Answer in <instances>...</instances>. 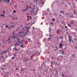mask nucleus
I'll list each match as a JSON object with an SVG mask.
<instances>
[{
  "label": "nucleus",
  "mask_w": 77,
  "mask_h": 77,
  "mask_svg": "<svg viewBox=\"0 0 77 77\" xmlns=\"http://www.w3.org/2000/svg\"><path fill=\"white\" fill-rule=\"evenodd\" d=\"M9 74H11V73H10Z\"/></svg>",
  "instance_id": "obj_58"
},
{
  "label": "nucleus",
  "mask_w": 77,
  "mask_h": 77,
  "mask_svg": "<svg viewBox=\"0 0 77 77\" xmlns=\"http://www.w3.org/2000/svg\"><path fill=\"white\" fill-rule=\"evenodd\" d=\"M17 75L18 76V74H17Z\"/></svg>",
  "instance_id": "obj_50"
},
{
  "label": "nucleus",
  "mask_w": 77,
  "mask_h": 77,
  "mask_svg": "<svg viewBox=\"0 0 77 77\" xmlns=\"http://www.w3.org/2000/svg\"><path fill=\"white\" fill-rule=\"evenodd\" d=\"M16 37L15 36H13V38L15 39V38H16Z\"/></svg>",
  "instance_id": "obj_22"
},
{
  "label": "nucleus",
  "mask_w": 77,
  "mask_h": 77,
  "mask_svg": "<svg viewBox=\"0 0 77 77\" xmlns=\"http://www.w3.org/2000/svg\"><path fill=\"white\" fill-rule=\"evenodd\" d=\"M68 27H71V24H68Z\"/></svg>",
  "instance_id": "obj_13"
},
{
  "label": "nucleus",
  "mask_w": 77,
  "mask_h": 77,
  "mask_svg": "<svg viewBox=\"0 0 77 77\" xmlns=\"http://www.w3.org/2000/svg\"><path fill=\"white\" fill-rule=\"evenodd\" d=\"M22 70H23V69L21 70V71H22Z\"/></svg>",
  "instance_id": "obj_62"
},
{
  "label": "nucleus",
  "mask_w": 77,
  "mask_h": 77,
  "mask_svg": "<svg viewBox=\"0 0 77 77\" xmlns=\"http://www.w3.org/2000/svg\"><path fill=\"white\" fill-rule=\"evenodd\" d=\"M72 42H74L72 40Z\"/></svg>",
  "instance_id": "obj_59"
},
{
  "label": "nucleus",
  "mask_w": 77,
  "mask_h": 77,
  "mask_svg": "<svg viewBox=\"0 0 77 77\" xmlns=\"http://www.w3.org/2000/svg\"><path fill=\"white\" fill-rule=\"evenodd\" d=\"M29 27H27V28H26V27H24L22 29V30H23V32H20L19 33H20V34H21V33H23L24 34V32H24L25 29H26V31L27 32L26 33H27V32H28L29 31Z\"/></svg>",
  "instance_id": "obj_1"
},
{
  "label": "nucleus",
  "mask_w": 77,
  "mask_h": 77,
  "mask_svg": "<svg viewBox=\"0 0 77 77\" xmlns=\"http://www.w3.org/2000/svg\"><path fill=\"white\" fill-rule=\"evenodd\" d=\"M50 24H53V23L52 22H50Z\"/></svg>",
  "instance_id": "obj_28"
},
{
  "label": "nucleus",
  "mask_w": 77,
  "mask_h": 77,
  "mask_svg": "<svg viewBox=\"0 0 77 77\" xmlns=\"http://www.w3.org/2000/svg\"><path fill=\"white\" fill-rule=\"evenodd\" d=\"M15 69H16V70H18V69H17V68H15Z\"/></svg>",
  "instance_id": "obj_34"
},
{
  "label": "nucleus",
  "mask_w": 77,
  "mask_h": 77,
  "mask_svg": "<svg viewBox=\"0 0 77 77\" xmlns=\"http://www.w3.org/2000/svg\"><path fill=\"white\" fill-rule=\"evenodd\" d=\"M13 12H14V13H16V11H15V10H14V11H13Z\"/></svg>",
  "instance_id": "obj_24"
},
{
  "label": "nucleus",
  "mask_w": 77,
  "mask_h": 77,
  "mask_svg": "<svg viewBox=\"0 0 77 77\" xmlns=\"http://www.w3.org/2000/svg\"><path fill=\"white\" fill-rule=\"evenodd\" d=\"M29 9V5H28L27 7L26 8V10H27V9Z\"/></svg>",
  "instance_id": "obj_19"
},
{
  "label": "nucleus",
  "mask_w": 77,
  "mask_h": 77,
  "mask_svg": "<svg viewBox=\"0 0 77 77\" xmlns=\"http://www.w3.org/2000/svg\"><path fill=\"white\" fill-rule=\"evenodd\" d=\"M0 59H2V58H0Z\"/></svg>",
  "instance_id": "obj_56"
},
{
  "label": "nucleus",
  "mask_w": 77,
  "mask_h": 77,
  "mask_svg": "<svg viewBox=\"0 0 77 77\" xmlns=\"http://www.w3.org/2000/svg\"><path fill=\"white\" fill-rule=\"evenodd\" d=\"M24 60H25V61H27V60H28V58H24Z\"/></svg>",
  "instance_id": "obj_11"
},
{
  "label": "nucleus",
  "mask_w": 77,
  "mask_h": 77,
  "mask_svg": "<svg viewBox=\"0 0 77 77\" xmlns=\"http://www.w3.org/2000/svg\"><path fill=\"white\" fill-rule=\"evenodd\" d=\"M7 2V3H9L10 2V0H3V2Z\"/></svg>",
  "instance_id": "obj_5"
},
{
  "label": "nucleus",
  "mask_w": 77,
  "mask_h": 77,
  "mask_svg": "<svg viewBox=\"0 0 77 77\" xmlns=\"http://www.w3.org/2000/svg\"><path fill=\"white\" fill-rule=\"evenodd\" d=\"M2 12L4 13V14H5V10H4Z\"/></svg>",
  "instance_id": "obj_18"
},
{
  "label": "nucleus",
  "mask_w": 77,
  "mask_h": 77,
  "mask_svg": "<svg viewBox=\"0 0 77 77\" xmlns=\"http://www.w3.org/2000/svg\"><path fill=\"white\" fill-rule=\"evenodd\" d=\"M48 39H50V38H48Z\"/></svg>",
  "instance_id": "obj_46"
},
{
  "label": "nucleus",
  "mask_w": 77,
  "mask_h": 77,
  "mask_svg": "<svg viewBox=\"0 0 77 77\" xmlns=\"http://www.w3.org/2000/svg\"><path fill=\"white\" fill-rule=\"evenodd\" d=\"M21 44V43H19V42H17V43H16L14 45V46L15 47H16L17 46H18V45H19L20 44Z\"/></svg>",
  "instance_id": "obj_4"
},
{
  "label": "nucleus",
  "mask_w": 77,
  "mask_h": 77,
  "mask_svg": "<svg viewBox=\"0 0 77 77\" xmlns=\"http://www.w3.org/2000/svg\"><path fill=\"white\" fill-rule=\"evenodd\" d=\"M0 16L1 17H5V15H3V14H1Z\"/></svg>",
  "instance_id": "obj_9"
},
{
  "label": "nucleus",
  "mask_w": 77,
  "mask_h": 77,
  "mask_svg": "<svg viewBox=\"0 0 77 77\" xmlns=\"http://www.w3.org/2000/svg\"><path fill=\"white\" fill-rule=\"evenodd\" d=\"M66 15H68V14H66Z\"/></svg>",
  "instance_id": "obj_53"
},
{
  "label": "nucleus",
  "mask_w": 77,
  "mask_h": 77,
  "mask_svg": "<svg viewBox=\"0 0 77 77\" xmlns=\"http://www.w3.org/2000/svg\"><path fill=\"white\" fill-rule=\"evenodd\" d=\"M9 38H13V36H10L9 37Z\"/></svg>",
  "instance_id": "obj_27"
},
{
  "label": "nucleus",
  "mask_w": 77,
  "mask_h": 77,
  "mask_svg": "<svg viewBox=\"0 0 77 77\" xmlns=\"http://www.w3.org/2000/svg\"><path fill=\"white\" fill-rule=\"evenodd\" d=\"M72 57H74V55H72Z\"/></svg>",
  "instance_id": "obj_40"
},
{
  "label": "nucleus",
  "mask_w": 77,
  "mask_h": 77,
  "mask_svg": "<svg viewBox=\"0 0 77 77\" xmlns=\"http://www.w3.org/2000/svg\"><path fill=\"white\" fill-rule=\"evenodd\" d=\"M15 32H13V33L12 34V35H14V33Z\"/></svg>",
  "instance_id": "obj_31"
},
{
  "label": "nucleus",
  "mask_w": 77,
  "mask_h": 77,
  "mask_svg": "<svg viewBox=\"0 0 77 77\" xmlns=\"http://www.w3.org/2000/svg\"><path fill=\"white\" fill-rule=\"evenodd\" d=\"M62 57H63V56H62Z\"/></svg>",
  "instance_id": "obj_61"
},
{
  "label": "nucleus",
  "mask_w": 77,
  "mask_h": 77,
  "mask_svg": "<svg viewBox=\"0 0 77 77\" xmlns=\"http://www.w3.org/2000/svg\"><path fill=\"white\" fill-rule=\"evenodd\" d=\"M20 47L22 48H23V45H21Z\"/></svg>",
  "instance_id": "obj_29"
},
{
  "label": "nucleus",
  "mask_w": 77,
  "mask_h": 77,
  "mask_svg": "<svg viewBox=\"0 0 77 77\" xmlns=\"http://www.w3.org/2000/svg\"><path fill=\"white\" fill-rule=\"evenodd\" d=\"M69 42H71V39L69 38Z\"/></svg>",
  "instance_id": "obj_12"
},
{
  "label": "nucleus",
  "mask_w": 77,
  "mask_h": 77,
  "mask_svg": "<svg viewBox=\"0 0 77 77\" xmlns=\"http://www.w3.org/2000/svg\"><path fill=\"white\" fill-rule=\"evenodd\" d=\"M62 41H63V40H62L61 41L62 42L60 43V47L61 48H62V47H63V44L62 43Z\"/></svg>",
  "instance_id": "obj_2"
},
{
  "label": "nucleus",
  "mask_w": 77,
  "mask_h": 77,
  "mask_svg": "<svg viewBox=\"0 0 77 77\" xmlns=\"http://www.w3.org/2000/svg\"><path fill=\"white\" fill-rule=\"evenodd\" d=\"M59 51H60V52H61L62 54L63 55H65V54L63 53H64V50L63 49L62 50H59Z\"/></svg>",
  "instance_id": "obj_3"
},
{
  "label": "nucleus",
  "mask_w": 77,
  "mask_h": 77,
  "mask_svg": "<svg viewBox=\"0 0 77 77\" xmlns=\"http://www.w3.org/2000/svg\"><path fill=\"white\" fill-rule=\"evenodd\" d=\"M60 32V30H57V33H59Z\"/></svg>",
  "instance_id": "obj_15"
},
{
  "label": "nucleus",
  "mask_w": 77,
  "mask_h": 77,
  "mask_svg": "<svg viewBox=\"0 0 77 77\" xmlns=\"http://www.w3.org/2000/svg\"><path fill=\"white\" fill-rule=\"evenodd\" d=\"M62 76H63V77H64V75H63V74H62Z\"/></svg>",
  "instance_id": "obj_36"
},
{
  "label": "nucleus",
  "mask_w": 77,
  "mask_h": 77,
  "mask_svg": "<svg viewBox=\"0 0 77 77\" xmlns=\"http://www.w3.org/2000/svg\"><path fill=\"white\" fill-rule=\"evenodd\" d=\"M8 29H10V28H11V27H10V26L9 27H8Z\"/></svg>",
  "instance_id": "obj_41"
},
{
  "label": "nucleus",
  "mask_w": 77,
  "mask_h": 77,
  "mask_svg": "<svg viewBox=\"0 0 77 77\" xmlns=\"http://www.w3.org/2000/svg\"><path fill=\"white\" fill-rule=\"evenodd\" d=\"M3 1L2 0H0V2H2Z\"/></svg>",
  "instance_id": "obj_32"
},
{
  "label": "nucleus",
  "mask_w": 77,
  "mask_h": 77,
  "mask_svg": "<svg viewBox=\"0 0 77 77\" xmlns=\"http://www.w3.org/2000/svg\"><path fill=\"white\" fill-rule=\"evenodd\" d=\"M57 46H56V49H57Z\"/></svg>",
  "instance_id": "obj_42"
},
{
  "label": "nucleus",
  "mask_w": 77,
  "mask_h": 77,
  "mask_svg": "<svg viewBox=\"0 0 77 77\" xmlns=\"http://www.w3.org/2000/svg\"><path fill=\"white\" fill-rule=\"evenodd\" d=\"M9 41V42H11V40H10V38L9 37L8 38V39L7 40L5 41Z\"/></svg>",
  "instance_id": "obj_7"
},
{
  "label": "nucleus",
  "mask_w": 77,
  "mask_h": 77,
  "mask_svg": "<svg viewBox=\"0 0 77 77\" xmlns=\"http://www.w3.org/2000/svg\"><path fill=\"white\" fill-rule=\"evenodd\" d=\"M27 10L26 9H24V10H22V12H25Z\"/></svg>",
  "instance_id": "obj_14"
},
{
  "label": "nucleus",
  "mask_w": 77,
  "mask_h": 77,
  "mask_svg": "<svg viewBox=\"0 0 77 77\" xmlns=\"http://www.w3.org/2000/svg\"><path fill=\"white\" fill-rule=\"evenodd\" d=\"M4 53H7V51H4Z\"/></svg>",
  "instance_id": "obj_37"
},
{
  "label": "nucleus",
  "mask_w": 77,
  "mask_h": 77,
  "mask_svg": "<svg viewBox=\"0 0 77 77\" xmlns=\"http://www.w3.org/2000/svg\"><path fill=\"white\" fill-rule=\"evenodd\" d=\"M9 74V72H8L6 73V74Z\"/></svg>",
  "instance_id": "obj_35"
},
{
  "label": "nucleus",
  "mask_w": 77,
  "mask_h": 77,
  "mask_svg": "<svg viewBox=\"0 0 77 77\" xmlns=\"http://www.w3.org/2000/svg\"><path fill=\"white\" fill-rule=\"evenodd\" d=\"M70 23L71 24H73V23H74V22H73V21H71L70 22Z\"/></svg>",
  "instance_id": "obj_17"
},
{
  "label": "nucleus",
  "mask_w": 77,
  "mask_h": 77,
  "mask_svg": "<svg viewBox=\"0 0 77 77\" xmlns=\"http://www.w3.org/2000/svg\"><path fill=\"white\" fill-rule=\"evenodd\" d=\"M63 38V37L61 36L60 37V39H62V38Z\"/></svg>",
  "instance_id": "obj_21"
},
{
  "label": "nucleus",
  "mask_w": 77,
  "mask_h": 77,
  "mask_svg": "<svg viewBox=\"0 0 77 77\" xmlns=\"http://www.w3.org/2000/svg\"><path fill=\"white\" fill-rule=\"evenodd\" d=\"M76 2H77V0H76Z\"/></svg>",
  "instance_id": "obj_64"
},
{
  "label": "nucleus",
  "mask_w": 77,
  "mask_h": 77,
  "mask_svg": "<svg viewBox=\"0 0 77 77\" xmlns=\"http://www.w3.org/2000/svg\"><path fill=\"white\" fill-rule=\"evenodd\" d=\"M65 28H66V29H68V28L66 26H65Z\"/></svg>",
  "instance_id": "obj_30"
},
{
  "label": "nucleus",
  "mask_w": 77,
  "mask_h": 77,
  "mask_svg": "<svg viewBox=\"0 0 77 77\" xmlns=\"http://www.w3.org/2000/svg\"><path fill=\"white\" fill-rule=\"evenodd\" d=\"M63 23H62V24H63Z\"/></svg>",
  "instance_id": "obj_57"
},
{
  "label": "nucleus",
  "mask_w": 77,
  "mask_h": 77,
  "mask_svg": "<svg viewBox=\"0 0 77 77\" xmlns=\"http://www.w3.org/2000/svg\"><path fill=\"white\" fill-rule=\"evenodd\" d=\"M62 4H65V2L64 3H62Z\"/></svg>",
  "instance_id": "obj_52"
},
{
  "label": "nucleus",
  "mask_w": 77,
  "mask_h": 77,
  "mask_svg": "<svg viewBox=\"0 0 77 77\" xmlns=\"http://www.w3.org/2000/svg\"><path fill=\"white\" fill-rule=\"evenodd\" d=\"M14 58H15V57H12V59H14Z\"/></svg>",
  "instance_id": "obj_38"
},
{
  "label": "nucleus",
  "mask_w": 77,
  "mask_h": 77,
  "mask_svg": "<svg viewBox=\"0 0 77 77\" xmlns=\"http://www.w3.org/2000/svg\"><path fill=\"white\" fill-rule=\"evenodd\" d=\"M60 26H62V25H60Z\"/></svg>",
  "instance_id": "obj_48"
},
{
  "label": "nucleus",
  "mask_w": 77,
  "mask_h": 77,
  "mask_svg": "<svg viewBox=\"0 0 77 77\" xmlns=\"http://www.w3.org/2000/svg\"><path fill=\"white\" fill-rule=\"evenodd\" d=\"M2 70H2H4V69H3V68H2L1 69Z\"/></svg>",
  "instance_id": "obj_33"
},
{
  "label": "nucleus",
  "mask_w": 77,
  "mask_h": 77,
  "mask_svg": "<svg viewBox=\"0 0 77 77\" xmlns=\"http://www.w3.org/2000/svg\"><path fill=\"white\" fill-rule=\"evenodd\" d=\"M14 27V26H10V27L11 28V27Z\"/></svg>",
  "instance_id": "obj_26"
},
{
  "label": "nucleus",
  "mask_w": 77,
  "mask_h": 77,
  "mask_svg": "<svg viewBox=\"0 0 77 77\" xmlns=\"http://www.w3.org/2000/svg\"><path fill=\"white\" fill-rule=\"evenodd\" d=\"M61 13H63V12L61 11Z\"/></svg>",
  "instance_id": "obj_51"
},
{
  "label": "nucleus",
  "mask_w": 77,
  "mask_h": 77,
  "mask_svg": "<svg viewBox=\"0 0 77 77\" xmlns=\"http://www.w3.org/2000/svg\"><path fill=\"white\" fill-rule=\"evenodd\" d=\"M54 15H55V17L56 15H57V14H54Z\"/></svg>",
  "instance_id": "obj_39"
},
{
  "label": "nucleus",
  "mask_w": 77,
  "mask_h": 77,
  "mask_svg": "<svg viewBox=\"0 0 77 77\" xmlns=\"http://www.w3.org/2000/svg\"><path fill=\"white\" fill-rule=\"evenodd\" d=\"M75 41H76V40H77V39H75Z\"/></svg>",
  "instance_id": "obj_43"
},
{
  "label": "nucleus",
  "mask_w": 77,
  "mask_h": 77,
  "mask_svg": "<svg viewBox=\"0 0 77 77\" xmlns=\"http://www.w3.org/2000/svg\"><path fill=\"white\" fill-rule=\"evenodd\" d=\"M38 0H35V1H38Z\"/></svg>",
  "instance_id": "obj_54"
},
{
  "label": "nucleus",
  "mask_w": 77,
  "mask_h": 77,
  "mask_svg": "<svg viewBox=\"0 0 77 77\" xmlns=\"http://www.w3.org/2000/svg\"><path fill=\"white\" fill-rule=\"evenodd\" d=\"M70 17H73V16H72V17L70 16Z\"/></svg>",
  "instance_id": "obj_44"
},
{
  "label": "nucleus",
  "mask_w": 77,
  "mask_h": 77,
  "mask_svg": "<svg viewBox=\"0 0 77 77\" xmlns=\"http://www.w3.org/2000/svg\"><path fill=\"white\" fill-rule=\"evenodd\" d=\"M52 21H55V18H54L52 20Z\"/></svg>",
  "instance_id": "obj_16"
},
{
  "label": "nucleus",
  "mask_w": 77,
  "mask_h": 77,
  "mask_svg": "<svg viewBox=\"0 0 77 77\" xmlns=\"http://www.w3.org/2000/svg\"><path fill=\"white\" fill-rule=\"evenodd\" d=\"M15 8H17V5H15Z\"/></svg>",
  "instance_id": "obj_25"
},
{
  "label": "nucleus",
  "mask_w": 77,
  "mask_h": 77,
  "mask_svg": "<svg viewBox=\"0 0 77 77\" xmlns=\"http://www.w3.org/2000/svg\"><path fill=\"white\" fill-rule=\"evenodd\" d=\"M30 39H28V41H30Z\"/></svg>",
  "instance_id": "obj_47"
},
{
  "label": "nucleus",
  "mask_w": 77,
  "mask_h": 77,
  "mask_svg": "<svg viewBox=\"0 0 77 77\" xmlns=\"http://www.w3.org/2000/svg\"><path fill=\"white\" fill-rule=\"evenodd\" d=\"M18 41H17V42H19V43H21V41H20V39L19 38H17V39Z\"/></svg>",
  "instance_id": "obj_8"
},
{
  "label": "nucleus",
  "mask_w": 77,
  "mask_h": 77,
  "mask_svg": "<svg viewBox=\"0 0 77 77\" xmlns=\"http://www.w3.org/2000/svg\"><path fill=\"white\" fill-rule=\"evenodd\" d=\"M3 25H5V24H3Z\"/></svg>",
  "instance_id": "obj_63"
},
{
  "label": "nucleus",
  "mask_w": 77,
  "mask_h": 77,
  "mask_svg": "<svg viewBox=\"0 0 77 77\" xmlns=\"http://www.w3.org/2000/svg\"><path fill=\"white\" fill-rule=\"evenodd\" d=\"M32 71H35V70H33Z\"/></svg>",
  "instance_id": "obj_49"
},
{
  "label": "nucleus",
  "mask_w": 77,
  "mask_h": 77,
  "mask_svg": "<svg viewBox=\"0 0 77 77\" xmlns=\"http://www.w3.org/2000/svg\"><path fill=\"white\" fill-rule=\"evenodd\" d=\"M5 27H6V28H8V25H5Z\"/></svg>",
  "instance_id": "obj_23"
},
{
  "label": "nucleus",
  "mask_w": 77,
  "mask_h": 77,
  "mask_svg": "<svg viewBox=\"0 0 77 77\" xmlns=\"http://www.w3.org/2000/svg\"><path fill=\"white\" fill-rule=\"evenodd\" d=\"M14 50H15V51H18V49H16V47H15L14 48Z\"/></svg>",
  "instance_id": "obj_10"
},
{
  "label": "nucleus",
  "mask_w": 77,
  "mask_h": 77,
  "mask_svg": "<svg viewBox=\"0 0 77 77\" xmlns=\"http://www.w3.org/2000/svg\"><path fill=\"white\" fill-rule=\"evenodd\" d=\"M3 42H5V41H2Z\"/></svg>",
  "instance_id": "obj_60"
},
{
  "label": "nucleus",
  "mask_w": 77,
  "mask_h": 77,
  "mask_svg": "<svg viewBox=\"0 0 77 77\" xmlns=\"http://www.w3.org/2000/svg\"><path fill=\"white\" fill-rule=\"evenodd\" d=\"M66 33H67V34H68V32H66Z\"/></svg>",
  "instance_id": "obj_55"
},
{
  "label": "nucleus",
  "mask_w": 77,
  "mask_h": 77,
  "mask_svg": "<svg viewBox=\"0 0 77 77\" xmlns=\"http://www.w3.org/2000/svg\"><path fill=\"white\" fill-rule=\"evenodd\" d=\"M69 39H72V37H71V35H68Z\"/></svg>",
  "instance_id": "obj_6"
},
{
  "label": "nucleus",
  "mask_w": 77,
  "mask_h": 77,
  "mask_svg": "<svg viewBox=\"0 0 77 77\" xmlns=\"http://www.w3.org/2000/svg\"><path fill=\"white\" fill-rule=\"evenodd\" d=\"M29 18L30 20H32V17H31L30 16H29Z\"/></svg>",
  "instance_id": "obj_20"
},
{
  "label": "nucleus",
  "mask_w": 77,
  "mask_h": 77,
  "mask_svg": "<svg viewBox=\"0 0 77 77\" xmlns=\"http://www.w3.org/2000/svg\"><path fill=\"white\" fill-rule=\"evenodd\" d=\"M54 51H56V49H54Z\"/></svg>",
  "instance_id": "obj_45"
}]
</instances>
